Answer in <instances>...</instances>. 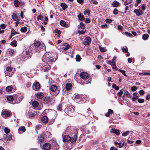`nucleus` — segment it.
Wrapping results in <instances>:
<instances>
[{"mask_svg": "<svg viewBox=\"0 0 150 150\" xmlns=\"http://www.w3.org/2000/svg\"><path fill=\"white\" fill-rule=\"evenodd\" d=\"M47 54H45L43 56L42 60L45 62L41 64L40 65L42 70L44 71H46L50 69L51 65L52 64V62H54L57 58L56 56L55 58H53V56L47 57Z\"/></svg>", "mask_w": 150, "mask_h": 150, "instance_id": "1", "label": "nucleus"}, {"mask_svg": "<svg viewBox=\"0 0 150 150\" xmlns=\"http://www.w3.org/2000/svg\"><path fill=\"white\" fill-rule=\"evenodd\" d=\"M56 112L55 110H52L51 109H46L43 111L44 113H47L49 117L52 120L55 119L56 115Z\"/></svg>", "mask_w": 150, "mask_h": 150, "instance_id": "2", "label": "nucleus"}, {"mask_svg": "<svg viewBox=\"0 0 150 150\" xmlns=\"http://www.w3.org/2000/svg\"><path fill=\"white\" fill-rule=\"evenodd\" d=\"M77 137V134L75 133L73 137L71 138L68 135H64L63 138V141L64 142H67L69 141L72 143L76 141Z\"/></svg>", "mask_w": 150, "mask_h": 150, "instance_id": "3", "label": "nucleus"}, {"mask_svg": "<svg viewBox=\"0 0 150 150\" xmlns=\"http://www.w3.org/2000/svg\"><path fill=\"white\" fill-rule=\"evenodd\" d=\"M12 69L13 68L11 67H7L6 68V71H5L6 75L8 76H11L13 74V72H11Z\"/></svg>", "mask_w": 150, "mask_h": 150, "instance_id": "4", "label": "nucleus"}, {"mask_svg": "<svg viewBox=\"0 0 150 150\" xmlns=\"http://www.w3.org/2000/svg\"><path fill=\"white\" fill-rule=\"evenodd\" d=\"M57 86L55 85H52L50 88V90L52 92H55L54 95L55 96L57 95L59 92V91L58 89H57Z\"/></svg>", "mask_w": 150, "mask_h": 150, "instance_id": "5", "label": "nucleus"}, {"mask_svg": "<svg viewBox=\"0 0 150 150\" xmlns=\"http://www.w3.org/2000/svg\"><path fill=\"white\" fill-rule=\"evenodd\" d=\"M91 42V38L89 37H87L84 40L83 43L86 46H88L90 45Z\"/></svg>", "mask_w": 150, "mask_h": 150, "instance_id": "6", "label": "nucleus"}, {"mask_svg": "<svg viewBox=\"0 0 150 150\" xmlns=\"http://www.w3.org/2000/svg\"><path fill=\"white\" fill-rule=\"evenodd\" d=\"M139 9H135L134 11V12L135 13L137 16H139L142 15L144 13V12L140 9V7L139 6Z\"/></svg>", "mask_w": 150, "mask_h": 150, "instance_id": "7", "label": "nucleus"}, {"mask_svg": "<svg viewBox=\"0 0 150 150\" xmlns=\"http://www.w3.org/2000/svg\"><path fill=\"white\" fill-rule=\"evenodd\" d=\"M80 76L81 78L83 79H86L88 78L89 75L86 72H82L80 74Z\"/></svg>", "mask_w": 150, "mask_h": 150, "instance_id": "8", "label": "nucleus"}, {"mask_svg": "<svg viewBox=\"0 0 150 150\" xmlns=\"http://www.w3.org/2000/svg\"><path fill=\"white\" fill-rule=\"evenodd\" d=\"M40 88V84L37 82L33 84V88L35 91L38 90Z\"/></svg>", "mask_w": 150, "mask_h": 150, "instance_id": "9", "label": "nucleus"}, {"mask_svg": "<svg viewBox=\"0 0 150 150\" xmlns=\"http://www.w3.org/2000/svg\"><path fill=\"white\" fill-rule=\"evenodd\" d=\"M51 148V145L49 143H45L43 146V149L44 150H49Z\"/></svg>", "mask_w": 150, "mask_h": 150, "instance_id": "10", "label": "nucleus"}, {"mask_svg": "<svg viewBox=\"0 0 150 150\" xmlns=\"http://www.w3.org/2000/svg\"><path fill=\"white\" fill-rule=\"evenodd\" d=\"M12 18L14 21H18L20 20L19 17L15 13H13L12 15Z\"/></svg>", "mask_w": 150, "mask_h": 150, "instance_id": "11", "label": "nucleus"}, {"mask_svg": "<svg viewBox=\"0 0 150 150\" xmlns=\"http://www.w3.org/2000/svg\"><path fill=\"white\" fill-rule=\"evenodd\" d=\"M44 100L47 103H51L52 100H53L52 98H51L47 96L45 98Z\"/></svg>", "mask_w": 150, "mask_h": 150, "instance_id": "12", "label": "nucleus"}, {"mask_svg": "<svg viewBox=\"0 0 150 150\" xmlns=\"http://www.w3.org/2000/svg\"><path fill=\"white\" fill-rule=\"evenodd\" d=\"M68 113L70 114L73 113L74 111L75 107L73 106H70L68 108Z\"/></svg>", "mask_w": 150, "mask_h": 150, "instance_id": "13", "label": "nucleus"}, {"mask_svg": "<svg viewBox=\"0 0 150 150\" xmlns=\"http://www.w3.org/2000/svg\"><path fill=\"white\" fill-rule=\"evenodd\" d=\"M1 114L6 117H8L11 115V112L10 111H4L2 112Z\"/></svg>", "mask_w": 150, "mask_h": 150, "instance_id": "14", "label": "nucleus"}, {"mask_svg": "<svg viewBox=\"0 0 150 150\" xmlns=\"http://www.w3.org/2000/svg\"><path fill=\"white\" fill-rule=\"evenodd\" d=\"M3 138L5 140H10L11 139V135H8L7 134H4Z\"/></svg>", "mask_w": 150, "mask_h": 150, "instance_id": "15", "label": "nucleus"}, {"mask_svg": "<svg viewBox=\"0 0 150 150\" xmlns=\"http://www.w3.org/2000/svg\"><path fill=\"white\" fill-rule=\"evenodd\" d=\"M110 132L113 133H115L117 135H119L120 134L119 130L115 129H111Z\"/></svg>", "mask_w": 150, "mask_h": 150, "instance_id": "16", "label": "nucleus"}, {"mask_svg": "<svg viewBox=\"0 0 150 150\" xmlns=\"http://www.w3.org/2000/svg\"><path fill=\"white\" fill-rule=\"evenodd\" d=\"M41 121L42 122L46 123L48 121V118L47 116H44L42 118Z\"/></svg>", "mask_w": 150, "mask_h": 150, "instance_id": "17", "label": "nucleus"}, {"mask_svg": "<svg viewBox=\"0 0 150 150\" xmlns=\"http://www.w3.org/2000/svg\"><path fill=\"white\" fill-rule=\"evenodd\" d=\"M72 87V86L71 84L70 83H67L66 84L65 87L66 90L67 91H69L71 89Z\"/></svg>", "mask_w": 150, "mask_h": 150, "instance_id": "18", "label": "nucleus"}, {"mask_svg": "<svg viewBox=\"0 0 150 150\" xmlns=\"http://www.w3.org/2000/svg\"><path fill=\"white\" fill-rule=\"evenodd\" d=\"M60 24L62 26L67 27L68 25L66 24L65 22L63 20H61L60 22Z\"/></svg>", "mask_w": 150, "mask_h": 150, "instance_id": "19", "label": "nucleus"}, {"mask_svg": "<svg viewBox=\"0 0 150 150\" xmlns=\"http://www.w3.org/2000/svg\"><path fill=\"white\" fill-rule=\"evenodd\" d=\"M10 54L11 56H13L15 53V51L12 49H9L7 50Z\"/></svg>", "mask_w": 150, "mask_h": 150, "instance_id": "20", "label": "nucleus"}, {"mask_svg": "<svg viewBox=\"0 0 150 150\" xmlns=\"http://www.w3.org/2000/svg\"><path fill=\"white\" fill-rule=\"evenodd\" d=\"M78 17L79 19L81 21L84 20L85 19L84 16L81 13L78 15Z\"/></svg>", "mask_w": 150, "mask_h": 150, "instance_id": "21", "label": "nucleus"}, {"mask_svg": "<svg viewBox=\"0 0 150 150\" xmlns=\"http://www.w3.org/2000/svg\"><path fill=\"white\" fill-rule=\"evenodd\" d=\"M119 5L120 3L117 1H113L112 3V6L114 7H117Z\"/></svg>", "mask_w": 150, "mask_h": 150, "instance_id": "22", "label": "nucleus"}, {"mask_svg": "<svg viewBox=\"0 0 150 150\" xmlns=\"http://www.w3.org/2000/svg\"><path fill=\"white\" fill-rule=\"evenodd\" d=\"M44 96V94L42 93H38L36 95L37 97L39 99H42Z\"/></svg>", "mask_w": 150, "mask_h": 150, "instance_id": "23", "label": "nucleus"}, {"mask_svg": "<svg viewBox=\"0 0 150 150\" xmlns=\"http://www.w3.org/2000/svg\"><path fill=\"white\" fill-rule=\"evenodd\" d=\"M32 105L33 108H36L38 106L39 103L38 102L35 101L33 102Z\"/></svg>", "mask_w": 150, "mask_h": 150, "instance_id": "24", "label": "nucleus"}, {"mask_svg": "<svg viewBox=\"0 0 150 150\" xmlns=\"http://www.w3.org/2000/svg\"><path fill=\"white\" fill-rule=\"evenodd\" d=\"M114 143L117 146H118V147L120 148H121L124 145V143L122 144L121 142L118 143L116 142H115Z\"/></svg>", "mask_w": 150, "mask_h": 150, "instance_id": "25", "label": "nucleus"}, {"mask_svg": "<svg viewBox=\"0 0 150 150\" xmlns=\"http://www.w3.org/2000/svg\"><path fill=\"white\" fill-rule=\"evenodd\" d=\"M20 4V2L18 0H15L14 5L16 7H18Z\"/></svg>", "mask_w": 150, "mask_h": 150, "instance_id": "26", "label": "nucleus"}, {"mask_svg": "<svg viewBox=\"0 0 150 150\" xmlns=\"http://www.w3.org/2000/svg\"><path fill=\"white\" fill-rule=\"evenodd\" d=\"M34 44L35 47H39L41 45L40 42L38 41H35Z\"/></svg>", "mask_w": 150, "mask_h": 150, "instance_id": "27", "label": "nucleus"}, {"mask_svg": "<svg viewBox=\"0 0 150 150\" xmlns=\"http://www.w3.org/2000/svg\"><path fill=\"white\" fill-rule=\"evenodd\" d=\"M7 99L8 100L11 101L13 100V98L12 96H9L7 97Z\"/></svg>", "mask_w": 150, "mask_h": 150, "instance_id": "28", "label": "nucleus"}, {"mask_svg": "<svg viewBox=\"0 0 150 150\" xmlns=\"http://www.w3.org/2000/svg\"><path fill=\"white\" fill-rule=\"evenodd\" d=\"M149 37V36L148 34H144L142 35V38L144 40H146L148 39Z\"/></svg>", "mask_w": 150, "mask_h": 150, "instance_id": "29", "label": "nucleus"}, {"mask_svg": "<svg viewBox=\"0 0 150 150\" xmlns=\"http://www.w3.org/2000/svg\"><path fill=\"white\" fill-rule=\"evenodd\" d=\"M38 140L39 142H41L44 140L43 137L41 135L39 136L38 137Z\"/></svg>", "mask_w": 150, "mask_h": 150, "instance_id": "30", "label": "nucleus"}, {"mask_svg": "<svg viewBox=\"0 0 150 150\" xmlns=\"http://www.w3.org/2000/svg\"><path fill=\"white\" fill-rule=\"evenodd\" d=\"M99 48L101 52H104L106 51V49L105 47H102L100 46H99Z\"/></svg>", "mask_w": 150, "mask_h": 150, "instance_id": "31", "label": "nucleus"}, {"mask_svg": "<svg viewBox=\"0 0 150 150\" xmlns=\"http://www.w3.org/2000/svg\"><path fill=\"white\" fill-rule=\"evenodd\" d=\"M61 6L63 10H65L67 7V5L64 3H61Z\"/></svg>", "mask_w": 150, "mask_h": 150, "instance_id": "32", "label": "nucleus"}, {"mask_svg": "<svg viewBox=\"0 0 150 150\" xmlns=\"http://www.w3.org/2000/svg\"><path fill=\"white\" fill-rule=\"evenodd\" d=\"M12 88L11 86H9L6 87V90L7 92H9L12 90Z\"/></svg>", "mask_w": 150, "mask_h": 150, "instance_id": "33", "label": "nucleus"}, {"mask_svg": "<svg viewBox=\"0 0 150 150\" xmlns=\"http://www.w3.org/2000/svg\"><path fill=\"white\" fill-rule=\"evenodd\" d=\"M112 64H111V66L112 67V68L113 69H115L116 70H118V69L117 68L115 63H112Z\"/></svg>", "mask_w": 150, "mask_h": 150, "instance_id": "34", "label": "nucleus"}, {"mask_svg": "<svg viewBox=\"0 0 150 150\" xmlns=\"http://www.w3.org/2000/svg\"><path fill=\"white\" fill-rule=\"evenodd\" d=\"M18 34V33L14 29H11V36H13L15 34Z\"/></svg>", "mask_w": 150, "mask_h": 150, "instance_id": "35", "label": "nucleus"}, {"mask_svg": "<svg viewBox=\"0 0 150 150\" xmlns=\"http://www.w3.org/2000/svg\"><path fill=\"white\" fill-rule=\"evenodd\" d=\"M11 45L14 47H16L17 46V42L16 40H14L13 42H11Z\"/></svg>", "mask_w": 150, "mask_h": 150, "instance_id": "36", "label": "nucleus"}, {"mask_svg": "<svg viewBox=\"0 0 150 150\" xmlns=\"http://www.w3.org/2000/svg\"><path fill=\"white\" fill-rule=\"evenodd\" d=\"M51 135V133L48 132H46L44 134L45 136L46 137H48Z\"/></svg>", "mask_w": 150, "mask_h": 150, "instance_id": "37", "label": "nucleus"}, {"mask_svg": "<svg viewBox=\"0 0 150 150\" xmlns=\"http://www.w3.org/2000/svg\"><path fill=\"white\" fill-rule=\"evenodd\" d=\"M132 2V1L131 0H126L124 2V5L125 6L127 5L130 4Z\"/></svg>", "mask_w": 150, "mask_h": 150, "instance_id": "38", "label": "nucleus"}, {"mask_svg": "<svg viewBox=\"0 0 150 150\" xmlns=\"http://www.w3.org/2000/svg\"><path fill=\"white\" fill-rule=\"evenodd\" d=\"M27 28L25 27L21 28V30L23 32H25L27 30Z\"/></svg>", "mask_w": 150, "mask_h": 150, "instance_id": "39", "label": "nucleus"}, {"mask_svg": "<svg viewBox=\"0 0 150 150\" xmlns=\"http://www.w3.org/2000/svg\"><path fill=\"white\" fill-rule=\"evenodd\" d=\"M87 14L88 15H89L90 14V12L89 9H87L85 11L84 14L86 15Z\"/></svg>", "mask_w": 150, "mask_h": 150, "instance_id": "40", "label": "nucleus"}, {"mask_svg": "<svg viewBox=\"0 0 150 150\" xmlns=\"http://www.w3.org/2000/svg\"><path fill=\"white\" fill-rule=\"evenodd\" d=\"M37 19L38 21L39 19L42 21L43 20L44 18L41 15H40L38 16Z\"/></svg>", "mask_w": 150, "mask_h": 150, "instance_id": "41", "label": "nucleus"}, {"mask_svg": "<svg viewBox=\"0 0 150 150\" xmlns=\"http://www.w3.org/2000/svg\"><path fill=\"white\" fill-rule=\"evenodd\" d=\"M112 87L113 88L115 89L116 90H118L119 89V87L117 86L115 84H113L112 86Z\"/></svg>", "mask_w": 150, "mask_h": 150, "instance_id": "42", "label": "nucleus"}, {"mask_svg": "<svg viewBox=\"0 0 150 150\" xmlns=\"http://www.w3.org/2000/svg\"><path fill=\"white\" fill-rule=\"evenodd\" d=\"M10 131V129L7 127H5L4 129V132L6 134H8V133Z\"/></svg>", "mask_w": 150, "mask_h": 150, "instance_id": "43", "label": "nucleus"}, {"mask_svg": "<svg viewBox=\"0 0 150 150\" xmlns=\"http://www.w3.org/2000/svg\"><path fill=\"white\" fill-rule=\"evenodd\" d=\"M118 71L120 72H121L122 74L124 75L125 76H127V75L126 74V73H125V71H124V70H121V69H119L118 70Z\"/></svg>", "mask_w": 150, "mask_h": 150, "instance_id": "44", "label": "nucleus"}, {"mask_svg": "<svg viewBox=\"0 0 150 150\" xmlns=\"http://www.w3.org/2000/svg\"><path fill=\"white\" fill-rule=\"evenodd\" d=\"M26 54L28 55V56H30L32 55V53L31 52H30L28 50H26Z\"/></svg>", "mask_w": 150, "mask_h": 150, "instance_id": "45", "label": "nucleus"}, {"mask_svg": "<svg viewBox=\"0 0 150 150\" xmlns=\"http://www.w3.org/2000/svg\"><path fill=\"white\" fill-rule=\"evenodd\" d=\"M129 131H126V132L123 133L122 134V136H126L129 134Z\"/></svg>", "mask_w": 150, "mask_h": 150, "instance_id": "46", "label": "nucleus"}, {"mask_svg": "<svg viewBox=\"0 0 150 150\" xmlns=\"http://www.w3.org/2000/svg\"><path fill=\"white\" fill-rule=\"evenodd\" d=\"M19 129L20 131H23V132H24L25 131V129L24 127H20Z\"/></svg>", "mask_w": 150, "mask_h": 150, "instance_id": "47", "label": "nucleus"}, {"mask_svg": "<svg viewBox=\"0 0 150 150\" xmlns=\"http://www.w3.org/2000/svg\"><path fill=\"white\" fill-rule=\"evenodd\" d=\"M41 50H44L46 49V47L45 45L44 44H41Z\"/></svg>", "mask_w": 150, "mask_h": 150, "instance_id": "48", "label": "nucleus"}, {"mask_svg": "<svg viewBox=\"0 0 150 150\" xmlns=\"http://www.w3.org/2000/svg\"><path fill=\"white\" fill-rule=\"evenodd\" d=\"M138 101L140 103H142L144 102V100L143 99L139 98L138 99Z\"/></svg>", "mask_w": 150, "mask_h": 150, "instance_id": "49", "label": "nucleus"}, {"mask_svg": "<svg viewBox=\"0 0 150 150\" xmlns=\"http://www.w3.org/2000/svg\"><path fill=\"white\" fill-rule=\"evenodd\" d=\"M81 96L80 95L76 94L75 95V98L76 99H78L80 98Z\"/></svg>", "mask_w": 150, "mask_h": 150, "instance_id": "50", "label": "nucleus"}, {"mask_svg": "<svg viewBox=\"0 0 150 150\" xmlns=\"http://www.w3.org/2000/svg\"><path fill=\"white\" fill-rule=\"evenodd\" d=\"M76 60L77 61H79L81 59V57L79 55H77L76 56Z\"/></svg>", "mask_w": 150, "mask_h": 150, "instance_id": "51", "label": "nucleus"}, {"mask_svg": "<svg viewBox=\"0 0 150 150\" xmlns=\"http://www.w3.org/2000/svg\"><path fill=\"white\" fill-rule=\"evenodd\" d=\"M23 98H24V97L22 96H20L19 97V98L20 100H16L17 102H16V103H19L21 101V100Z\"/></svg>", "mask_w": 150, "mask_h": 150, "instance_id": "52", "label": "nucleus"}, {"mask_svg": "<svg viewBox=\"0 0 150 150\" xmlns=\"http://www.w3.org/2000/svg\"><path fill=\"white\" fill-rule=\"evenodd\" d=\"M131 89L132 91H134L137 90V88L136 86H134L131 88Z\"/></svg>", "mask_w": 150, "mask_h": 150, "instance_id": "53", "label": "nucleus"}, {"mask_svg": "<svg viewBox=\"0 0 150 150\" xmlns=\"http://www.w3.org/2000/svg\"><path fill=\"white\" fill-rule=\"evenodd\" d=\"M145 5H146L145 4H143L141 8H142V11H143V12H144V11L146 9V6Z\"/></svg>", "mask_w": 150, "mask_h": 150, "instance_id": "54", "label": "nucleus"}, {"mask_svg": "<svg viewBox=\"0 0 150 150\" xmlns=\"http://www.w3.org/2000/svg\"><path fill=\"white\" fill-rule=\"evenodd\" d=\"M123 91L122 90H120V91L118 92V95L119 97H120L121 96L122 94L123 93Z\"/></svg>", "mask_w": 150, "mask_h": 150, "instance_id": "55", "label": "nucleus"}, {"mask_svg": "<svg viewBox=\"0 0 150 150\" xmlns=\"http://www.w3.org/2000/svg\"><path fill=\"white\" fill-rule=\"evenodd\" d=\"M123 52H127L128 51V48L127 47H123L122 49Z\"/></svg>", "mask_w": 150, "mask_h": 150, "instance_id": "56", "label": "nucleus"}, {"mask_svg": "<svg viewBox=\"0 0 150 150\" xmlns=\"http://www.w3.org/2000/svg\"><path fill=\"white\" fill-rule=\"evenodd\" d=\"M113 13L115 15H116L118 13V10L117 8H115L114 9L113 11Z\"/></svg>", "mask_w": 150, "mask_h": 150, "instance_id": "57", "label": "nucleus"}, {"mask_svg": "<svg viewBox=\"0 0 150 150\" xmlns=\"http://www.w3.org/2000/svg\"><path fill=\"white\" fill-rule=\"evenodd\" d=\"M55 32L59 35L61 33V32L60 30H59L57 29H56L55 30Z\"/></svg>", "mask_w": 150, "mask_h": 150, "instance_id": "58", "label": "nucleus"}, {"mask_svg": "<svg viewBox=\"0 0 150 150\" xmlns=\"http://www.w3.org/2000/svg\"><path fill=\"white\" fill-rule=\"evenodd\" d=\"M105 21L107 23H110L112 21V20L110 19H107Z\"/></svg>", "mask_w": 150, "mask_h": 150, "instance_id": "59", "label": "nucleus"}, {"mask_svg": "<svg viewBox=\"0 0 150 150\" xmlns=\"http://www.w3.org/2000/svg\"><path fill=\"white\" fill-rule=\"evenodd\" d=\"M125 34L126 35H127L129 37H131L132 36V34L129 33L128 32H125Z\"/></svg>", "mask_w": 150, "mask_h": 150, "instance_id": "60", "label": "nucleus"}, {"mask_svg": "<svg viewBox=\"0 0 150 150\" xmlns=\"http://www.w3.org/2000/svg\"><path fill=\"white\" fill-rule=\"evenodd\" d=\"M139 92V93L141 95H144V91L142 90L140 91Z\"/></svg>", "mask_w": 150, "mask_h": 150, "instance_id": "61", "label": "nucleus"}, {"mask_svg": "<svg viewBox=\"0 0 150 150\" xmlns=\"http://www.w3.org/2000/svg\"><path fill=\"white\" fill-rule=\"evenodd\" d=\"M116 58L117 57L116 56H115L113 57L112 59V63H115V60L116 59Z\"/></svg>", "mask_w": 150, "mask_h": 150, "instance_id": "62", "label": "nucleus"}, {"mask_svg": "<svg viewBox=\"0 0 150 150\" xmlns=\"http://www.w3.org/2000/svg\"><path fill=\"white\" fill-rule=\"evenodd\" d=\"M85 22L87 23H89L90 22V20L88 18H86L85 20Z\"/></svg>", "mask_w": 150, "mask_h": 150, "instance_id": "63", "label": "nucleus"}, {"mask_svg": "<svg viewBox=\"0 0 150 150\" xmlns=\"http://www.w3.org/2000/svg\"><path fill=\"white\" fill-rule=\"evenodd\" d=\"M138 96H136L135 97H133L132 98V101H134L137 99H138Z\"/></svg>", "mask_w": 150, "mask_h": 150, "instance_id": "64", "label": "nucleus"}]
</instances>
